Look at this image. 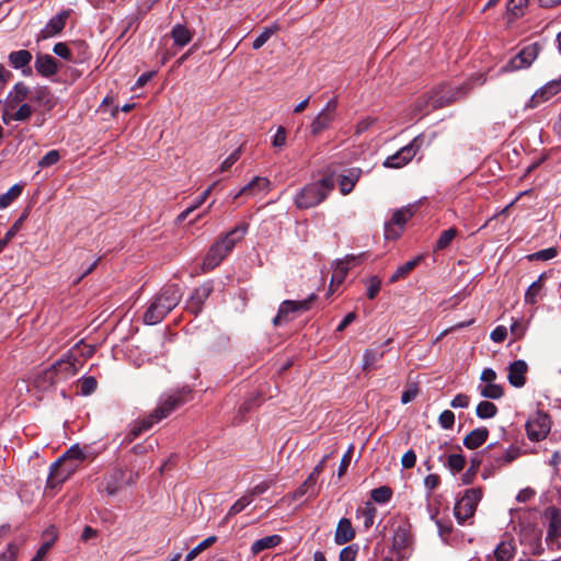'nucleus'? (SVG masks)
Segmentation results:
<instances>
[{"instance_id": "0eeeda50", "label": "nucleus", "mask_w": 561, "mask_h": 561, "mask_svg": "<svg viewBox=\"0 0 561 561\" xmlns=\"http://www.w3.org/2000/svg\"><path fill=\"white\" fill-rule=\"evenodd\" d=\"M411 525L408 520H400L394 527L392 548L398 559H409L412 546Z\"/></svg>"}, {"instance_id": "052dcab7", "label": "nucleus", "mask_w": 561, "mask_h": 561, "mask_svg": "<svg viewBox=\"0 0 561 561\" xmlns=\"http://www.w3.org/2000/svg\"><path fill=\"white\" fill-rule=\"evenodd\" d=\"M60 159V154L57 150H50L48 151L39 161L38 167L39 168H47L55 163H57Z\"/></svg>"}, {"instance_id": "603ef678", "label": "nucleus", "mask_w": 561, "mask_h": 561, "mask_svg": "<svg viewBox=\"0 0 561 561\" xmlns=\"http://www.w3.org/2000/svg\"><path fill=\"white\" fill-rule=\"evenodd\" d=\"M528 0H508L507 11L514 16L518 18L524 14Z\"/></svg>"}, {"instance_id": "a878e982", "label": "nucleus", "mask_w": 561, "mask_h": 561, "mask_svg": "<svg viewBox=\"0 0 561 561\" xmlns=\"http://www.w3.org/2000/svg\"><path fill=\"white\" fill-rule=\"evenodd\" d=\"M270 180L267 178L255 176L245 186H243L233 198L237 199L241 195H253L257 191L268 190Z\"/></svg>"}, {"instance_id": "ddd939ff", "label": "nucleus", "mask_w": 561, "mask_h": 561, "mask_svg": "<svg viewBox=\"0 0 561 561\" xmlns=\"http://www.w3.org/2000/svg\"><path fill=\"white\" fill-rule=\"evenodd\" d=\"M539 46L537 43L524 47L515 57H513L504 67L505 71H515L528 68L537 58Z\"/></svg>"}, {"instance_id": "9d476101", "label": "nucleus", "mask_w": 561, "mask_h": 561, "mask_svg": "<svg viewBox=\"0 0 561 561\" xmlns=\"http://www.w3.org/2000/svg\"><path fill=\"white\" fill-rule=\"evenodd\" d=\"M314 299L316 295L311 294L307 299L300 301H283L278 308L276 317L273 319V324L277 327L291 321L294 319L293 317H290L291 313L309 310L311 307V302Z\"/></svg>"}, {"instance_id": "13d9d810", "label": "nucleus", "mask_w": 561, "mask_h": 561, "mask_svg": "<svg viewBox=\"0 0 561 561\" xmlns=\"http://www.w3.org/2000/svg\"><path fill=\"white\" fill-rule=\"evenodd\" d=\"M438 423L444 430H450L455 424V414L450 410L443 411L438 416Z\"/></svg>"}, {"instance_id": "6e6552de", "label": "nucleus", "mask_w": 561, "mask_h": 561, "mask_svg": "<svg viewBox=\"0 0 561 561\" xmlns=\"http://www.w3.org/2000/svg\"><path fill=\"white\" fill-rule=\"evenodd\" d=\"M481 496L482 492L480 489L466 490L462 497L457 501L454 507V513L459 524L465 523L467 519L474 515Z\"/></svg>"}, {"instance_id": "5701e85b", "label": "nucleus", "mask_w": 561, "mask_h": 561, "mask_svg": "<svg viewBox=\"0 0 561 561\" xmlns=\"http://www.w3.org/2000/svg\"><path fill=\"white\" fill-rule=\"evenodd\" d=\"M355 536V530L352 526V523L348 518H341L337 523L335 529V541L339 545L346 543L351 541Z\"/></svg>"}, {"instance_id": "4c0bfd02", "label": "nucleus", "mask_w": 561, "mask_h": 561, "mask_svg": "<svg viewBox=\"0 0 561 561\" xmlns=\"http://www.w3.org/2000/svg\"><path fill=\"white\" fill-rule=\"evenodd\" d=\"M497 413V408L490 401H481L476 409V414L480 419H491Z\"/></svg>"}, {"instance_id": "864d4df0", "label": "nucleus", "mask_w": 561, "mask_h": 561, "mask_svg": "<svg viewBox=\"0 0 561 561\" xmlns=\"http://www.w3.org/2000/svg\"><path fill=\"white\" fill-rule=\"evenodd\" d=\"M366 284H367V297L369 299H375L380 290L381 280L377 276H371L366 280Z\"/></svg>"}, {"instance_id": "aec40b11", "label": "nucleus", "mask_w": 561, "mask_h": 561, "mask_svg": "<svg viewBox=\"0 0 561 561\" xmlns=\"http://www.w3.org/2000/svg\"><path fill=\"white\" fill-rule=\"evenodd\" d=\"M34 67L43 77H51L58 71V62L50 55L38 54L36 56Z\"/></svg>"}, {"instance_id": "58836bf2", "label": "nucleus", "mask_w": 561, "mask_h": 561, "mask_svg": "<svg viewBox=\"0 0 561 561\" xmlns=\"http://www.w3.org/2000/svg\"><path fill=\"white\" fill-rule=\"evenodd\" d=\"M279 31L277 24H273L270 27H265L262 33L253 41V49H260L275 33Z\"/></svg>"}, {"instance_id": "680f3d73", "label": "nucleus", "mask_w": 561, "mask_h": 561, "mask_svg": "<svg viewBox=\"0 0 561 561\" xmlns=\"http://www.w3.org/2000/svg\"><path fill=\"white\" fill-rule=\"evenodd\" d=\"M273 484V480L262 481L255 486H253L251 490H249L247 493L251 495V499L253 500L255 496L265 493Z\"/></svg>"}, {"instance_id": "4d7b16f0", "label": "nucleus", "mask_w": 561, "mask_h": 561, "mask_svg": "<svg viewBox=\"0 0 561 561\" xmlns=\"http://www.w3.org/2000/svg\"><path fill=\"white\" fill-rule=\"evenodd\" d=\"M558 251L556 248H548L545 250H540L538 252H535L530 255H528L529 260H540V261H548L557 256Z\"/></svg>"}, {"instance_id": "f257e3e1", "label": "nucleus", "mask_w": 561, "mask_h": 561, "mask_svg": "<svg viewBox=\"0 0 561 561\" xmlns=\"http://www.w3.org/2000/svg\"><path fill=\"white\" fill-rule=\"evenodd\" d=\"M181 297L180 288L176 285L165 286L146 310L145 323L153 325L161 322L179 305Z\"/></svg>"}, {"instance_id": "37998d69", "label": "nucleus", "mask_w": 561, "mask_h": 561, "mask_svg": "<svg viewBox=\"0 0 561 561\" xmlns=\"http://www.w3.org/2000/svg\"><path fill=\"white\" fill-rule=\"evenodd\" d=\"M66 463H77L84 459L82 450L78 446L70 447L61 457L58 458Z\"/></svg>"}, {"instance_id": "2eb2a0df", "label": "nucleus", "mask_w": 561, "mask_h": 561, "mask_svg": "<svg viewBox=\"0 0 561 561\" xmlns=\"http://www.w3.org/2000/svg\"><path fill=\"white\" fill-rule=\"evenodd\" d=\"M77 469V463H66L57 459L50 467L47 488L55 489L65 482Z\"/></svg>"}, {"instance_id": "393cba45", "label": "nucleus", "mask_w": 561, "mask_h": 561, "mask_svg": "<svg viewBox=\"0 0 561 561\" xmlns=\"http://www.w3.org/2000/svg\"><path fill=\"white\" fill-rule=\"evenodd\" d=\"M561 91V78L557 80H551L548 82L545 87H542L539 91H537L533 98L531 102L535 103V105L539 101H547L551 96L556 95Z\"/></svg>"}, {"instance_id": "c85d7f7f", "label": "nucleus", "mask_w": 561, "mask_h": 561, "mask_svg": "<svg viewBox=\"0 0 561 561\" xmlns=\"http://www.w3.org/2000/svg\"><path fill=\"white\" fill-rule=\"evenodd\" d=\"M171 37L174 45L183 47L187 45L193 38V32L183 24H175L171 31Z\"/></svg>"}, {"instance_id": "a211bd4d", "label": "nucleus", "mask_w": 561, "mask_h": 561, "mask_svg": "<svg viewBox=\"0 0 561 561\" xmlns=\"http://www.w3.org/2000/svg\"><path fill=\"white\" fill-rule=\"evenodd\" d=\"M528 370V366L525 360L518 359L513 362L508 366V382L516 388H520L526 382V373Z\"/></svg>"}, {"instance_id": "39448f33", "label": "nucleus", "mask_w": 561, "mask_h": 561, "mask_svg": "<svg viewBox=\"0 0 561 561\" xmlns=\"http://www.w3.org/2000/svg\"><path fill=\"white\" fill-rule=\"evenodd\" d=\"M75 362L76 358L72 356L57 360L50 368L46 369L35 379V385L37 387H44L45 383L51 386L55 383V377L59 374L64 377L73 376L77 373Z\"/></svg>"}, {"instance_id": "a18cd8bd", "label": "nucleus", "mask_w": 561, "mask_h": 561, "mask_svg": "<svg viewBox=\"0 0 561 561\" xmlns=\"http://www.w3.org/2000/svg\"><path fill=\"white\" fill-rule=\"evenodd\" d=\"M543 278V275H541L536 282H534L525 294V301L527 304L534 305L537 301V296L540 294L542 289L541 279Z\"/></svg>"}, {"instance_id": "49530a36", "label": "nucleus", "mask_w": 561, "mask_h": 561, "mask_svg": "<svg viewBox=\"0 0 561 561\" xmlns=\"http://www.w3.org/2000/svg\"><path fill=\"white\" fill-rule=\"evenodd\" d=\"M370 496L377 503H387L392 496V490L389 486L382 485L371 490Z\"/></svg>"}, {"instance_id": "423d86ee", "label": "nucleus", "mask_w": 561, "mask_h": 561, "mask_svg": "<svg viewBox=\"0 0 561 561\" xmlns=\"http://www.w3.org/2000/svg\"><path fill=\"white\" fill-rule=\"evenodd\" d=\"M339 100L336 96L330 99L324 107L316 115L310 124V133L317 137L329 129L337 117Z\"/></svg>"}, {"instance_id": "2f4dec72", "label": "nucleus", "mask_w": 561, "mask_h": 561, "mask_svg": "<svg viewBox=\"0 0 561 561\" xmlns=\"http://www.w3.org/2000/svg\"><path fill=\"white\" fill-rule=\"evenodd\" d=\"M31 100L39 103L41 105L47 108H51L54 106L53 94L46 87L36 88L32 93Z\"/></svg>"}, {"instance_id": "cd10ccee", "label": "nucleus", "mask_w": 561, "mask_h": 561, "mask_svg": "<svg viewBox=\"0 0 561 561\" xmlns=\"http://www.w3.org/2000/svg\"><path fill=\"white\" fill-rule=\"evenodd\" d=\"M362 174L360 169L353 168L347 171L346 174L342 175L340 179V191L343 195L351 193L359 180Z\"/></svg>"}, {"instance_id": "e433bc0d", "label": "nucleus", "mask_w": 561, "mask_h": 561, "mask_svg": "<svg viewBox=\"0 0 561 561\" xmlns=\"http://www.w3.org/2000/svg\"><path fill=\"white\" fill-rule=\"evenodd\" d=\"M519 455V450L515 447H511L505 450L502 456H493L491 458V466H502L504 463H510L515 460Z\"/></svg>"}, {"instance_id": "774afa93", "label": "nucleus", "mask_w": 561, "mask_h": 561, "mask_svg": "<svg viewBox=\"0 0 561 561\" xmlns=\"http://www.w3.org/2000/svg\"><path fill=\"white\" fill-rule=\"evenodd\" d=\"M507 336V329L504 325L496 327L490 334V337L495 343L503 342Z\"/></svg>"}, {"instance_id": "b1692460", "label": "nucleus", "mask_w": 561, "mask_h": 561, "mask_svg": "<svg viewBox=\"0 0 561 561\" xmlns=\"http://www.w3.org/2000/svg\"><path fill=\"white\" fill-rule=\"evenodd\" d=\"M561 91V78L557 80H551L548 82L545 87H542L539 91H537L533 98L531 102L535 103V105L539 101H547L551 96L556 95Z\"/></svg>"}, {"instance_id": "72a5a7b5", "label": "nucleus", "mask_w": 561, "mask_h": 561, "mask_svg": "<svg viewBox=\"0 0 561 561\" xmlns=\"http://www.w3.org/2000/svg\"><path fill=\"white\" fill-rule=\"evenodd\" d=\"M515 552V546L513 540L501 541L494 550L496 561H508L513 558Z\"/></svg>"}, {"instance_id": "c9c22d12", "label": "nucleus", "mask_w": 561, "mask_h": 561, "mask_svg": "<svg viewBox=\"0 0 561 561\" xmlns=\"http://www.w3.org/2000/svg\"><path fill=\"white\" fill-rule=\"evenodd\" d=\"M421 259V256H417L399 266L390 277V283H396L397 280L404 278L410 272H412L416 267Z\"/></svg>"}, {"instance_id": "f704fd0d", "label": "nucleus", "mask_w": 561, "mask_h": 561, "mask_svg": "<svg viewBox=\"0 0 561 561\" xmlns=\"http://www.w3.org/2000/svg\"><path fill=\"white\" fill-rule=\"evenodd\" d=\"M457 234H458V230L455 227L444 230L440 233V236L434 247V252L443 251L446 248H448L450 245V243L453 242V240L457 237Z\"/></svg>"}, {"instance_id": "8fccbe9b", "label": "nucleus", "mask_w": 561, "mask_h": 561, "mask_svg": "<svg viewBox=\"0 0 561 561\" xmlns=\"http://www.w3.org/2000/svg\"><path fill=\"white\" fill-rule=\"evenodd\" d=\"M216 541V537L211 536L203 540L201 543H198L195 548H193L185 558V561H192L194 560L201 551L205 550L206 548L210 547Z\"/></svg>"}, {"instance_id": "412c9836", "label": "nucleus", "mask_w": 561, "mask_h": 561, "mask_svg": "<svg viewBox=\"0 0 561 561\" xmlns=\"http://www.w3.org/2000/svg\"><path fill=\"white\" fill-rule=\"evenodd\" d=\"M489 436L486 427H478L468 433L463 438V445L468 449H476L482 446Z\"/></svg>"}, {"instance_id": "4be33fe9", "label": "nucleus", "mask_w": 561, "mask_h": 561, "mask_svg": "<svg viewBox=\"0 0 561 561\" xmlns=\"http://www.w3.org/2000/svg\"><path fill=\"white\" fill-rule=\"evenodd\" d=\"M547 515L549 517L547 538L554 540L561 537V511L556 507H549Z\"/></svg>"}, {"instance_id": "473e14b6", "label": "nucleus", "mask_w": 561, "mask_h": 561, "mask_svg": "<svg viewBox=\"0 0 561 561\" xmlns=\"http://www.w3.org/2000/svg\"><path fill=\"white\" fill-rule=\"evenodd\" d=\"M385 352L379 348H368L363 356V369L370 370L376 367V363L383 357Z\"/></svg>"}, {"instance_id": "c03bdc74", "label": "nucleus", "mask_w": 561, "mask_h": 561, "mask_svg": "<svg viewBox=\"0 0 561 561\" xmlns=\"http://www.w3.org/2000/svg\"><path fill=\"white\" fill-rule=\"evenodd\" d=\"M348 266L345 265V262L337 261L332 274L331 278V287L336 284L340 285L345 279L347 273H348Z\"/></svg>"}, {"instance_id": "e2e57ef3", "label": "nucleus", "mask_w": 561, "mask_h": 561, "mask_svg": "<svg viewBox=\"0 0 561 561\" xmlns=\"http://www.w3.org/2000/svg\"><path fill=\"white\" fill-rule=\"evenodd\" d=\"M358 551L357 545H351L340 552V561H354Z\"/></svg>"}, {"instance_id": "6e6d98bb", "label": "nucleus", "mask_w": 561, "mask_h": 561, "mask_svg": "<svg viewBox=\"0 0 561 561\" xmlns=\"http://www.w3.org/2000/svg\"><path fill=\"white\" fill-rule=\"evenodd\" d=\"M96 380L94 377L89 376L84 377L80 380V391L82 394L88 396L95 391L96 389Z\"/></svg>"}, {"instance_id": "9b49d317", "label": "nucleus", "mask_w": 561, "mask_h": 561, "mask_svg": "<svg viewBox=\"0 0 561 561\" xmlns=\"http://www.w3.org/2000/svg\"><path fill=\"white\" fill-rule=\"evenodd\" d=\"M191 392L188 388H183L182 390L169 396L159 407H157L151 415V419L154 422H159L162 419H165L170 415L176 408L182 405L185 402V396Z\"/></svg>"}, {"instance_id": "7ed1b4c3", "label": "nucleus", "mask_w": 561, "mask_h": 561, "mask_svg": "<svg viewBox=\"0 0 561 561\" xmlns=\"http://www.w3.org/2000/svg\"><path fill=\"white\" fill-rule=\"evenodd\" d=\"M245 226L236 227L227 232L221 239L216 241L208 250L203 261V270L211 271L220 264V262L233 249L236 243L244 236Z\"/></svg>"}, {"instance_id": "09e8293b", "label": "nucleus", "mask_w": 561, "mask_h": 561, "mask_svg": "<svg viewBox=\"0 0 561 561\" xmlns=\"http://www.w3.org/2000/svg\"><path fill=\"white\" fill-rule=\"evenodd\" d=\"M22 192L21 186L13 185L7 193L0 195V208L8 207Z\"/></svg>"}, {"instance_id": "ea45409f", "label": "nucleus", "mask_w": 561, "mask_h": 561, "mask_svg": "<svg viewBox=\"0 0 561 561\" xmlns=\"http://www.w3.org/2000/svg\"><path fill=\"white\" fill-rule=\"evenodd\" d=\"M493 444L488 445L481 453L474 455V457L470 461V470H472V476H474L483 462L484 458H486L490 462L492 461V454L490 453Z\"/></svg>"}, {"instance_id": "7c9ffc66", "label": "nucleus", "mask_w": 561, "mask_h": 561, "mask_svg": "<svg viewBox=\"0 0 561 561\" xmlns=\"http://www.w3.org/2000/svg\"><path fill=\"white\" fill-rule=\"evenodd\" d=\"M154 420L151 419V415H148L147 417L139 421L137 424H135L129 433L127 434L125 440L127 444L131 443L134 439H136L142 432L148 431L151 428V426L154 424Z\"/></svg>"}, {"instance_id": "3c124183", "label": "nucleus", "mask_w": 561, "mask_h": 561, "mask_svg": "<svg viewBox=\"0 0 561 561\" xmlns=\"http://www.w3.org/2000/svg\"><path fill=\"white\" fill-rule=\"evenodd\" d=\"M466 465V459L460 454H451L447 459V467L454 472H460Z\"/></svg>"}, {"instance_id": "dca6fc26", "label": "nucleus", "mask_w": 561, "mask_h": 561, "mask_svg": "<svg viewBox=\"0 0 561 561\" xmlns=\"http://www.w3.org/2000/svg\"><path fill=\"white\" fill-rule=\"evenodd\" d=\"M70 15V10H62L60 13L51 18L38 35V41L47 39L62 32L66 21Z\"/></svg>"}, {"instance_id": "4468645a", "label": "nucleus", "mask_w": 561, "mask_h": 561, "mask_svg": "<svg viewBox=\"0 0 561 561\" xmlns=\"http://www.w3.org/2000/svg\"><path fill=\"white\" fill-rule=\"evenodd\" d=\"M414 215L413 207L407 206L396 210L391 221L386 225L385 237L387 239H397L403 229L405 222Z\"/></svg>"}, {"instance_id": "f3484780", "label": "nucleus", "mask_w": 561, "mask_h": 561, "mask_svg": "<svg viewBox=\"0 0 561 561\" xmlns=\"http://www.w3.org/2000/svg\"><path fill=\"white\" fill-rule=\"evenodd\" d=\"M213 291V287L210 284L206 283L197 287L194 293L192 294L186 309L192 313H198L201 312L204 302L207 300V298L210 296Z\"/></svg>"}, {"instance_id": "338daca9", "label": "nucleus", "mask_w": 561, "mask_h": 561, "mask_svg": "<svg viewBox=\"0 0 561 561\" xmlns=\"http://www.w3.org/2000/svg\"><path fill=\"white\" fill-rule=\"evenodd\" d=\"M470 403V398L465 393H458L450 402V407L454 409H465L468 408Z\"/></svg>"}, {"instance_id": "5fc2aeb1", "label": "nucleus", "mask_w": 561, "mask_h": 561, "mask_svg": "<svg viewBox=\"0 0 561 561\" xmlns=\"http://www.w3.org/2000/svg\"><path fill=\"white\" fill-rule=\"evenodd\" d=\"M32 114H33L32 106L27 103H22L20 105V107L14 112L13 117H14V121L25 122L31 117Z\"/></svg>"}, {"instance_id": "f8f14e48", "label": "nucleus", "mask_w": 561, "mask_h": 561, "mask_svg": "<svg viewBox=\"0 0 561 561\" xmlns=\"http://www.w3.org/2000/svg\"><path fill=\"white\" fill-rule=\"evenodd\" d=\"M527 436L530 440L539 442L549 434L550 432V420L545 413H536L526 423Z\"/></svg>"}, {"instance_id": "f03ea898", "label": "nucleus", "mask_w": 561, "mask_h": 561, "mask_svg": "<svg viewBox=\"0 0 561 561\" xmlns=\"http://www.w3.org/2000/svg\"><path fill=\"white\" fill-rule=\"evenodd\" d=\"M470 90L471 84L469 82H465L458 87L442 84L437 87L426 99L419 100L416 102V107L420 111H422L426 105H431L433 108H442L463 99L469 94Z\"/></svg>"}, {"instance_id": "69168bd1", "label": "nucleus", "mask_w": 561, "mask_h": 561, "mask_svg": "<svg viewBox=\"0 0 561 561\" xmlns=\"http://www.w3.org/2000/svg\"><path fill=\"white\" fill-rule=\"evenodd\" d=\"M416 455L414 450L410 449L405 451L401 458V465L404 469H411L415 466Z\"/></svg>"}, {"instance_id": "1a4fd4ad", "label": "nucleus", "mask_w": 561, "mask_h": 561, "mask_svg": "<svg viewBox=\"0 0 561 561\" xmlns=\"http://www.w3.org/2000/svg\"><path fill=\"white\" fill-rule=\"evenodd\" d=\"M423 136L419 135L407 146L402 147L394 154L389 156L385 161L386 168L399 169L408 164L420 150L423 145Z\"/></svg>"}, {"instance_id": "0e129e2a", "label": "nucleus", "mask_w": 561, "mask_h": 561, "mask_svg": "<svg viewBox=\"0 0 561 561\" xmlns=\"http://www.w3.org/2000/svg\"><path fill=\"white\" fill-rule=\"evenodd\" d=\"M53 51L57 56H59V57H61V58H64L66 60H71L72 59V53L69 49L68 45L65 44V43H57V44H55V46L53 48Z\"/></svg>"}, {"instance_id": "6ab92c4d", "label": "nucleus", "mask_w": 561, "mask_h": 561, "mask_svg": "<svg viewBox=\"0 0 561 561\" xmlns=\"http://www.w3.org/2000/svg\"><path fill=\"white\" fill-rule=\"evenodd\" d=\"M31 60L32 54L25 49L12 51L9 55L10 65L15 69H21L24 76L32 75V69L30 67Z\"/></svg>"}, {"instance_id": "bf43d9fd", "label": "nucleus", "mask_w": 561, "mask_h": 561, "mask_svg": "<svg viewBox=\"0 0 561 561\" xmlns=\"http://www.w3.org/2000/svg\"><path fill=\"white\" fill-rule=\"evenodd\" d=\"M357 514L363 515L364 526L369 528L374 524L376 510L368 503L364 508L357 511Z\"/></svg>"}, {"instance_id": "bb28decb", "label": "nucleus", "mask_w": 561, "mask_h": 561, "mask_svg": "<svg viewBox=\"0 0 561 561\" xmlns=\"http://www.w3.org/2000/svg\"><path fill=\"white\" fill-rule=\"evenodd\" d=\"M125 471L123 469H114L105 482L104 490L108 495L116 494L124 485Z\"/></svg>"}, {"instance_id": "79ce46f5", "label": "nucleus", "mask_w": 561, "mask_h": 561, "mask_svg": "<svg viewBox=\"0 0 561 561\" xmlns=\"http://www.w3.org/2000/svg\"><path fill=\"white\" fill-rule=\"evenodd\" d=\"M30 94V89L23 82H18L8 94L15 103L22 104Z\"/></svg>"}, {"instance_id": "de8ad7c7", "label": "nucleus", "mask_w": 561, "mask_h": 561, "mask_svg": "<svg viewBox=\"0 0 561 561\" xmlns=\"http://www.w3.org/2000/svg\"><path fill=\"white\" fill-rule=\"evenodd\" d=\"M253 502L251 499V495L245 493L243 496H241L239 500H237L231 507L229 508V512L227 514V517L234 516L242 512L248 505H250Z\"/></svg>"}, {"instance_id": "c756f323", "label": "nucleus", "mask_w": 561, "mask_h": 561, "mask_svg": "<svg viewBox=\"0 0 561 561\" xmlns=\"http://www.w3.org/2000/svg\"><path fill=\"white\" fill-rule=\"evenodd\" d=\"M280 541H282V537L279 535L266 536L264 538H261V539H257L256 541H254L251 547V551L255 556L263 550L272 549V548L276 547L277 545L280 543Z\"/></svg>"}, {"instance_id": "a19ab883", "label": "nucleus", "mask_w": 561, "mask_h": 561, "mask_svg": "<svg viewBox=\"0 0 561 561\" xmlns=\"http://www.w3.org/2000/svg\"><path fill=\"white\" fill-rule=\"evenodd\" d=\"M480 394L488 399H500L504 396V389L501 385L486 383L480 389Z\"/></svg>"}, {"instance_id": "20e7f679", "label": "nucleus", "mask_w": 561, "mask_h": 561, "mask_svg": "<svg viewBox=\"0 0 561 561\" xmlns=\"http://www.w3.org/2000/svg\"><path fill=\"white\" fill-rule=\"evenodd\" d=\"M334 187L333 176H327L320 181L309 183L295 196V205L299 209H308L322 203Z\"/></svg>"}]
</instances>
